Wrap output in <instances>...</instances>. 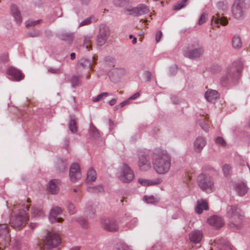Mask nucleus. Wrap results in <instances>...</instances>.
Instances as JSON below:
<instances>
[{
	"instance_id": "1",
	"label": "nucleus",
	"mask_w": 250,
	"mask_h": 250,
	"mask_svg": "<svg viewBox=\"0 0 250 250\" xmlns=\"http://www.w3.org/2000/svg\"><path fill=\"white\" fill-rule=\"evenodd\" d=\"M5 205L7 208V215L9 218V223L11 226L16 229H21L24 227L28 220V216L26 211L28 210L29 206L28 205H21L17 203L13 205V208L19 211L14 216L12 215L13 210L10 208L8 206L7 201H5Z\"/></svg>"
},
{
	"instance_id": "2",
	"label": "nucleus",
	"mask_w": 250,
	"mask_h": 250,
	"mask_svg": "<svg viewBox=\"0 0 250 250\" xmlns=\"http://www.w3.org/2000/svg\"><path fill=\"white\" fill-rule=\"evenodd\" d=\"M151 157L154 168L158 173L164 174L169 171L171 166V159L167 151L155 149Z\"/></svg>"
},
{
	"instance_id": "3",
	"label": "nucleus",
	"mask_w": 250,
	"mask_h": 250,
	"mask_svg": "<svg viewBox=\"0 0 250 250\" xmlns=\"http://www.w3.org/2000/svg\"><path fill=\"white\" fill-rule=\"evenodd\" d=\"M243 64L240 61L233 62L227 68L226 73L221 78L220 82L224 86L236 83L240 77Z\"/></svg>"
},
{
	"instance_id": "4",
	"label": "nucleus",
	"mask_w": 250,
	"mask_h": 250,
	"mask_svg": "<svg viewBox=\"0 0 250 250\" xmlns=\"http://www.w3.org/2000/svg\"><path fill=\"white\" fill-rule=\"evenodd\" d=\"M204 53V48L198 42L189 44L183 50L184 56L192 60L200 58Z\"/></svg>"
},
{
	"instance_id": "5",
	"label": "nucleus",
	"mask_w": 250,
	"mask_h": 250,
	"mask_svg": "<svg viewBox=\"0 0 250 250\" xmlns=\"http://www.w3.org/2000/svg\"><path fill=\"white\" fill-rule=\"evenodd\" d=\"M197 183L199 188L203 191L210 192L213 188V182L212 178L205 174H200L197 178Z\"/></svg>"
},
{
	"instance_id": "6",
	"label": "nucleus",
	"mask_w": 250,
	"mask_h": 250,
	"mask_svg": "<svg viewBox=\"0 0 250 250\" xmlns=\"http://www.w3.org/2000/svg\"><path fill=\"white\" fill-rule=\"evenodd\" d=\"M61 243L60 238L57 234L53 232L47 233L45 239L42 243L44 250H50L57 247Z\"/></svg>"
},
{
	"instance_id": "7",
	"label": "nucleus",
	"mask_w": 250,
	"mask_h": 250,
	"mask_svg": "<svg viewBox=\"0 0 250 250\" xmlns=\"http://www.w3.org/2000/svg\"><path fill=\"white\" fill-rule=\"evenodd\" d=\"M246 0H235L231 8L233 17L237 20L243 18L246 8Z\"/></svg>"
},
{
	"instance_id": "8",
	"label": "nucleus",
	"mask_w": 250,
	"mask_h": 250,
	"mask_svg": "<svg viewBox=\"0 0 250 250\" xmlns=\"http://www.w3.org/2000/svg\"><path fill=\"white\" fill-rule=\"evenodd\" d=\"M134 174L131 168L126 164H124L121 168L119 179L123 183H128L134 178Z\"/></svg>"
},
{
	"instance_id": "9",
	"label": "nucleus",
	"mask_w": 250,
	"mask_h": 250,
	"mask_svg": "<svg viewBox=\"0 0 250 250\" xmlns=\"http://www.w3.org/2000/svg\"><path fill=\"white\" fill-rule=\"evenodd\" d=\"M110 35V31L108 26L102 24L99 27V33L97 37V43L99 46H102L105 44Z\"/></svg>"
},
{
	"instance_id": "10",
	"label": "nucleus",
	"mask_w": 250,
	"mask_h": 250,
	"mask_svg": "<svg viewBox=\"0 0 250 250\" xmlns=\"http://www.w3.org/2000/svg\"><path fill=\"white\" fill-rule=\"evenodd\" d=\"M238 208L236 207L232 206H229L227 208V215L229 218L236 217L238 219L237 221L238 223H235L234 222H230L229 224V226L230 227H234L236 228L240 227V224H239L242 220V216L239 214Z\"/></svg>"
},
{
	"instance_id": "11",
	"label": "nucleus",
	"mask_w": 250,
	"mask_h": 250,
	"mask_svg": "<svg viewBox=\"0 0 250 250\" xmlns=\"http://www.w3.org/2000/svg\"><path fill=\"white\" fill-rule=\"evenodd\" d=\"M101 223L104 229L108 231L116 232L119 230V224L114 219L102 218Z\"/></svg>"
},
{
	"instance_id": "12",
	"label": "nucleus",
	"mask_w": 250,
	"mask_h": 250,
	"mask_svg": "<svg viewBox=\"0 0 250 250\" xmlns=\"http://www.w3.org/2000/svg\"><path fill=\"white\" fill-rule=\"evenodd\" d=\"M211 245L216 246L219 250H234L228 240L223 238L215 239Z\"/></svg>"
},
{
	"instance_id": "13",
	"label": "nucleus",
	"mask_w": 250,
	"mask_h": 250,
	"mask_svg": "<svg viewBox=\"0 0 250 250\" xmlns=\"http://www.w3.org/2000/svg\"><path fill=\"white\" fill-rule=\"evenodd\" d=\"M62 210L59 207L53 208L50 213L49 219L51 223L62 222L63 219L61 217Z\"/></svg>"
},
{
	"instance_id": "14",
	"label": "nucleus",
	"mask_w": 250,
	"mask_h": 250,
	"mask_svg": "<svg viewBox=\"0 0 250 250\" xmlns=\"http://www.w3.org/2000/svg\"><path fill=\"white\" fill-rule=\"evenodd\" d=\"M6 74L10 76L13 80L16 81H20L24 78V75L21 71L12 66H10L7 68Z\"/></svg>"
},
{
	"instance_id": "15",
	"label": "nucleus",
	"mask_w": 250,
	"mask_h": 250,
	"mask_svg": "<svg viewBox=\"0 0 250 250\" xmlns=\"http://www.w3.org/2000/svg\"><path fill=\"white\" fill-rule=\"evenodd\" d=\"M81 177L80 168L77 163L71 165L69 170L70 179L72 182H75Z\"/></svg>"
},
{
	"instance_id": "16",
	"label": "nucleus",
	"mask_w": 250,
	"mask_h": 250,
	"mask_svg": "<svg viewBox=\"0 0 250 250\" xmlns=\"http://www.w3.org/2000/svg\"><path fill=\"white\" fill-rule=\"evenodd\" d=\"M1 239H3L4 247L8 246L10 242V236L9 234V227L8 224H1Z\"/></svg>"
},
{
	"instance_id": "17",
	"label": "nucleus",
	"mask_w": 250,
	"mask_h": 250,
	"mask_svg": "<svg viewBox=\"0 0 250 250\" xmlns=\"http://www.w3.org/2000/svg\"><path fill=\"white\" fill-rule=\"evenodd\" d=\"M228 23L226 17H221L219 14L212 16L211 19V25L212 27H219L220 25H226Z\"/></svg>"
},
{
	"instance_id": "18",
	"label": "nucleus",
	"mask_w": 250,
	"mask_h": 250,
	"mask_svg": "<svg viewBox=\"0 0 250 250\" xmlns=\"http://www.w3.org/2000/svg\"><path fill=\"white\" fill-rule=\"evenodd\" d=\"M129 11L132 12L131 14L133 16H139L148 13L149 12V8L145 4H140Z\"/></svg>"
},
{
	"instance_id": "19",
	"label": "nucleus",
	"mask_w": 250,
	"mask_h": 250,
	"mask_svg": "<svg viewBox=\"0 0 250 250\" xmlns=\"http://www.w3.org/2000/svg\"><path fill=\"white\" fill-rule=\"evenodd\" d=\"M208 223L216 228H221L224 224L222 218L217 215H213L208 219Z\"/></svg>"
},
{
	"instance_id": "20",
	"label": "nucleus",
	"mask_w": 250,
	"mask_h": 250,
	"mask_svg": "<svg viewBox=\"0 0 250 250\" xmlns=\"http://www.w3.org/2000/svg\"><path fill=\"white\" fill-rule=\"evenodd\" d=\"M138 165L140 169L142 170H146L149 167V164L147 160L146 155L143 152H140L139 154Z\"/></svg>"
},
{
	"instance_id": "21",
	"label": "nucleus",
	"mask_w": 250,
	"mask_h": 250,
	"mask_svg": "<svg viewBox=\"0 0 250 250\" xmlns=\"http://www.w3.org/2000/svg\"><path fill=\"white\" fill-rule=\"evenodd\" d=\"M10 12L11 14L14 18L16 22L18 25H20L22 22V18L21 16V12L18 7L16 5L13 4L11 5L10 7Z\"/></svg>"
},
{
	"instance_id": "22",
	"label": "nucleus",
	"mask_w": 250,
	"mask_h": 250,
	"mask_svg": "<svg viewBox=\"0 0 250 250\" xmlns=\"http://www.w3.org/2000/svg\"><path fill=\"white\" fill-rule=\"evenodd\" d=\"M234 188L238 195L240 196H243L245 195L248 190V188L246 183L242 182L235 183L234 185Z\"/></svg>"
},
{
	"instance_id": "23",
	"label": "nucleus",
	"mask_w": 250,
	"mask_h": 250,
	"mask_svg": "<svg viewBox=\"0 0 250 250\" xmlns=\"http://www.w3.org/2000/svg\"><path fill=\"white\" fill-rule=\"evenodd\" d=\"M206 145L205 139L203 137L199 136L194 142V149L196 152H201Z\"/></svg>"
},
{
	"instance_id": "24",
	"label": "nucleus",
	"mask_w": 250,
	"mask_h": 250,
	"mask_svg": "<svg viewBox=\"0 0 250 250\" xmlns=\"http://www.w3.org/2000/svg\"><path fill=\"white\" fill-rule=\"evenodd\" d=\"M205 97L208 102L214 103L219 97V94L216 90L208 89L206 92Z\"/></svg>"
},
{
	"instance_id": "25",
	"label": "nucleus",
	"mask_w": 250,
	"mask_h": 250,
	"mask_svg": "<svg viewBox=\"0 0 250 250\" xmlns=\"http://www.w3.org/2000/svg\"><path fill=\"white\" fill-rule=\"evenodd\" d=\"M189 237L191 242L199 243L202 239L203 233L201 230H194L189 234Z\"/></svg>"
},
{
	"instance_id": "26",
	"label": "nucleus",
	"mask_w": 250,
	"mask_h": 250,
	"mask_svg": "<svg viewBox=\"0 0 250 250\" xmlns=\"http://www.w3.org/2000/svg\"><path fill=\"white\" fill-rule=\"evenodd\" d=\"M208 209V207L207 203L204 200H199L197 202V206L195 207V210L198 214H201L204 210Z\"/></svg>"
},
{
	"instance_id": "27",
	"label": "nucleus",
	"mask_w": 250,
	"mask_h": 250,
	"mask_svg": "<svg viewBox=\"0 0 250 250\" xmlns=\"http://www.w3.org/2000/svg\"><path fill=\"white\" fill-rule=\"evenodd\" d=\"M59 180L57 179H53L50 181L48 187V191L52 194H55L59 191L58 184Z\"/></svg>"
},
{
	"instance_id": "28",
	"label": "nucleus",
	"mask_w": 250,
	"mask_h": 250,
	"mask_svg": "<svg viewBox=\"0 0 250 250\" xmlns=\"http://www.w3.org/2000/svg\"><path fill=\"white\" fill-rule=\"evenodd\" d=\"M82 76L81 74L73 75L69 80L71 86L76 87L81 85Z\"/></svg>"
},
{
	"instance_id": "29",
	"label": "nucleus",
	"mask_w": 250,
	"mask_h": 250,
	"mask_svg": "<svg viewBox=\"0 0 250 250\" xmlns=\"http://www.w3.org/2000/svg\"><path fill=\"white\" fill-rule=\"evenodd\" d=\"M138 182L144 186L157 185L161 183L160 179H157L153 180H146L145 179H139Z\"/></svg>"
},
{
	"instance_id": "30",
	"label": "nucleus",
	"mask_w": 250,
	"mask_h": 250,
	"mask_svg": "<svg viewBox=\"0 0 250 250\" xmlns=\"http://www.w3.org/2000/svg\"><path fill=\"white\" fill-rule=\"evenodd\" d=\"M67 163L66 160L59 159L57 160L56 165V170L59 172H63L67 169Z\"/></svg>"
},
{
	"instance_id": "31",
	"label": "nucleus",
	"mask_w": 250,
	"mask_h": 250,
	"mask_svg": "<svg viewBox=\"0 0 250 250\" xmlns=\"http://www.w3.org/2000/svg\"><path fill=\"white\" fill-rule=\"evenodd\" d=\"M32 216L33 217H42L44 216V212L42 208L39 207H34L31 209Z\"/></svg>"
},
{
	"instance_id": "32",
	"label": "nucleus",
	"mask_w": 250,
	"mask_h": 250,
	"mask_svg": "<svg viewBox=\"0 0 250 250\" xmlns=\"http://www.w3.org/2000/svg\"><path fill=\"white\" fill-rule=\"evenodd\" d=\"M92 60L86 59H81L78 62V67H82L85 69L90 70V66L92 64Z\"/></svg>"
},
{
	"instance_id": "33",
	"label": "nucleus",
	"mask_w": 250,
	"mask_h": 250,
	"mask_svg": "<svg viewBox=\"0 0 250 250\" xmlns=\"http://www.w3.org/2000/svg\"><path fill=\"white\" fill-rule=\"evenodd\" d=\"M89 134V135L94 139H98L100 137L99 130L92 123L90 124Z\"/></svg>"
},
{
	"instance_id": "34",
	"label": "nucleus",
	"mask_w": 250,
	"mask_h": 250,
	"mask_svg": "<svg viewBox=\"0 0 250 250\" xmlns=\"http://www.w3.org/2000/svg\"><path fill=\"white\" fill-rule=\"evenodd\" d=\"M59 38L68 42H71L73 39V35L71 33L61 32L59 35Z\"/></svg>"
},
{
	"instance_id": "35",
	"label": "nucleus",
	"mask_w": 250,
	"mask_h": 250,
	"mask_svg": "<svg viewBox=\"0 0 250 250\" xmlns=\"http://www.w3.org/2000/svg\"><path fill=\"white\" fill-rule=\"evenodd\" d=\"M232 45L234 48L239 49L242 47V43L240 36L235 35L232 39Z\"/></svg>"
},
{
	"instance_id": "36",
	"label": "nucleus",
	"mask_w": 250,
	"mask_h": 250,
	"mask_svg": "<svg viewBox=\"0 0 250 250\" xmlns=\"http://www.w3.org/2000/svg\"><path fill=\"white\" fill-rule=\"evenodd\" d=\"M97 178V174L96 171L93 168H90L87 173V182H92L96 180Z\"/></svg>"
},
{
	"instance_id": "37",
	"label": "nucleus",
	"mask_w": 250,
	"mask_h": 250,
	"mask_svg": "<svg viewBox=\"0 0 250 250\" xmlns=\"http://www.w3.org/2000/svg\"><path fill=\"white\" fill-rule=\"evenodd\" d=\"M138 224V220L137 218H132L129 222H127L125 227V230H127L128 229H131L137 226Z\"/></svg>"
},
{
	"instance_id": "38",
	"label": "nucleus",
	"mask_w": 250,
	"mask_h": 250,
	"mask_svg": "<svg viewBox=\"0 0 250 250\" xmlns=\"http://www.w3.org/2000/svg\"><path fill=\"white\" fill-rule=\"evenodd\" d=\"M188 0H182L177 2L174 6L173 9L175 10H179L185 7L188 3Z\"/></svg>"
},
{
	"instance_id": "39",
	"label": "nucleus",
	"mask_w": 250,
	"mask_h": 250,
	"mask_svg": "<svg viewBox=\"0 0 250 250\" xmlns=\"http://www.w3.org/2000/svg\"><path fill=\"white\" fill-rule=\"evenodd\" d=\"M69 128L72 133L77 131V124L74 117H71L69 123Z\"/></svg>"
},
{
	"instance_id": "40",
	"label": "nucleus",
	"mask_w": 250,
	"mask_h": 250,
	"mask_svg": "<svg viewBox=\"0 0 250 250\" xmlns=\"http://www.w3.org/2000/svg\"><path fill=\"white\" fill-rule=\"evenodd\" d=\"M87 190L90 193H97L102 192L104 190V188L102 186L98 185L96 187H88Z\"/></svg>"
},
{
	"instance_id": "41",
	"label": "nucleus",
	"mask_w": 250,
	"mask_h": 250,
	"mask_svg": "<svg viewBox=\"0 0 250 250\" xmlns=\"http://www.w3.org/2000/svg\"><path fill=\"white\" fill-rule=\"evenodd\" d=\"M222 170L225 176L229 177L232 172L231 167L229 165L225 164L222 167Z\"/></svg>"
},
{
	"instance_id": "42",
	"label": "nucleus",
	"mask_w": 250,
	"mask_h": 250,
	"mask_svg": "<svg viewBox=\"0 0 250 250\" xmlns=\"http://www.w3.org/2000/svg\"><path fill=\"white\" fill-rule=\"evenodd\" d=\"M145 200L149 204H155L159 202V198L153 196H145Z\"/></svg>"
},
{
	"instance_id": "43",
	"label": "nucleus",
	"mask_w": 250,
	"mask_h": 250,
	"mask_svg": "<svg viewBox=\"0 0 250 250\" xmlns=\"http://www.w3.org/2000/svg\"><path fill=\"white\" fill-rule=\"evenodd\" d=\"M66 206L68 209V211L70 214H73L76 212V210L74 204L69 202H67L66 203Z\"/></svg>"
},
{
	"instance_id": "44",
	"label": "nucleus",
	"mask_w": 250,
	"mask_h": 250,
	"mask_svg": "<svg viewBox=\"0 0 250 250\" xmlns=\"http://www.w3.org/2000/svg\"><path fill=\"white\" fill-rule=\"evenodd\" d=\"M85 211L91 217L95 214V210L91 205H87L86 207Z\"/></svg>"
},
{
	"instance_id": "45",
	"label": "nucleus",
	"mask_w": 250,
	"mask_h": 250,
	"mask_svg": "<svg viewBox=\"0 0 250 250\" xmlns=\"http://www.w3.org/2000/svg\"><path fill=\"white\" fill-rule=\"evenodd\" d=\"M48 71L52 74H59L62 73V68H54V67H49L48 68Z\"/></svg>"
},
{
	"instance_id": "46",
	"label": "nucleus",
	"mask_w": 250,
	"mask_h": 250,
	"mask_svg": "<svg viewBox=\"0 0 250 250\" xmlns=\"http://www.w3.org/2000/svg\"><path fill=\"white\" fill-rule=\"evenodd\" d=\"M129 2V0H114V4L118 7H122Z\"/></svg>"
},
{
	"instance_id": "47",
	"label": "nucleus",
	"mask_w": 250,
	"mask_h": 250,
	"mask_svg": "<svg viewBox=\"0 0 250 250\" xmlns=\"http://www.w3.org/2000/svg\"><path fill=\"white\" fill-rule=\"evenodd\" d=\"M109 95V93L108 92H103L99 94L96 97L93 99V102H97L100 100H102L103 98L106 97Z\"/></svg>"
},
{
	"instance_id": "48",
	"label": "nucleus",
	"mask_w": 250,
	"mask_h": 250,
	"mask_svg": "<svg viewBox=\"0 0 250 250\" xmlns=\"http://www.w3.org/2000/svg\"><path fill=\"white\" fill-rule=\"evenodd\" d=\"M76 221L77 222H78L81 226L82 227H83V228H86L87 227V221L83 218V217H77L76 219Z\"/></svg>"
},
{
	"instance_id": "49",
	"label": "nucleus",
	"mask_w": 250,
	"mask_h": 250,
	"mask_svg": "<svg viewBox=\"0 0 250 250\" xmlns=\"http://www.w3.org/2000/svg\"><path fill=\"white\" fill-rule=\"evenodd\" d=\"M208 19V14L203 13L200 16L198 20V24L199 25L204 23Z\"/></svg>"
},
{
	"instance_id": "50",
	"label": "nucleus",
	"mask_w": 250,
	"mask_h": 250,
	"mask_svg": "<svg viewBox=\"0 0 250 250\" xmlns=\"http://www.w3.org/2000/svg\"><path fill=\"white\" fill-rule=\"evenodd\" d=\"M91 37L89 36H85L83 40V44L87 49L90 47L89 43L91 42Z\"/></svg>"
},
{
	"instance_id": "51",
	"label": "nucleus",
	"mask_w": 250,
	"mask_h": 250,
	"mask_svg": "<svg viewBox=\"0 0 250 250\" xmlns=\"http://www.w3.org/2000/svg\"><path fill=\"white\" fill-rule=\"evenodd\" d=\"M9 61V54L8 52H4L1 55V62L5 63Z\"/></svg>"
},
{
	"instance_id": "52",
	"label": "nucleus",
	"mask_w": 250,
	"mask_h": 250,
	"mask_svg": "<svg viewBox=\"0 0 250 250\" xmlns=\"http://www.w3.org/2000/svg\"><path fill=\"white\" fill-rule=\"evenodd\" d=\"M215 142L217 144H218L223 146H225V145H226V142H225V140L221 137H217L215 139Z\"/></svg>"
},
{
	"instance_id": "53",
	"label": "nucleus",
	"mask_w": 250,
	"mask_h": 250,
	"mask_svg": "<svg viewBox=\"0 0 250 250\" xmlns=\"http://www.w3.org/2000/svg\"><path fill=\"white\" fill-rule=\"evenodd\" d=\"M177 71V67L176 65H173L170 67L169 69V73L170 76H174L176 74Z\"/></svg>"
},
{
	"instance_id": "54",
	"label": "nucleus",
	"mask_w": 250,
	"mask_h": 250,
	"mask_svg": "<svg viewBox=\"0 0 250 250\" xmlns=\"http://www.w3.org/2000/svg\"><path fill=\"white\" fill-rule=\"evenodd\" d=\"M116 250H131L125 244L118 245Z\"/></svg>"
},
{
	"instance_id": "55",
	"label": "nucleus",
	"mask_w": 250,
	"mask_h": 250,
	"mask_svg": "<svg viewBox=\"0 0 250 250\" xmlns=\"http://www.w3.org/2000/svg\"><path fill=\"white\" fill-rule=\"evenodd\" d=\"M41 20H37L35 21H28L26 23V26L27 27H32L34 26L37 24H38L40 23Z\"/></svg>"
},
{
	"instance_id": "56",
	"label": "nucleus",
	"mask_w": 250,
	"mask_h": 250,
	"mask_svg": "<svg viewBox=\"0 0 250 250\" xmlns=\"http://www.w3.org/2000/svg\"><path fill=\"white\" fill-rule=\"evenodd\" d=\"M144 76L145 78L146 81H150L151 79L152 74L150 71H146L144 72Z\"/></svg>"
},
{
	"instance_id": "57",
	"label": "nucleus",
	"mask_w": 250,
	"mask_h": 250,
	"mask_svg": "<svg viewBox=\"0 0 250 250\" xmlns=\"http://www.w3.org/2000/svg\"><path fill=\"white\" fill-rule=\"evenodd\" d=\"M162 32L161 31H158L156 32L155 34V40L157 42H158L162 37Z\"/></svg>"
},
{
	"instance_id": "58",
	"label": "nucleus",
	"mask_w": 250,
	"mask_h": 250,
	"mask_svg": "<svg viewBox=\"0 0 250 250\" xmlns=\"http://www.w3.org/2000/svg\"><path fill=\"white\" fill-rule=\"evenodd\" d=\"M91 19L90 18H87L82 21L80 23V26H82L85 25H88L91 23Z\"/></svg>"
},
{
	"instance_id": "59",
	"label": "nucleus",
	"mask_w": 250,
	"mask_h": 250,
	"mask_svg": "<svg viewBox=\"0 0 250 250\" xmlns=\"http://www.w3.org/2000/svg\"><path fill=\"white\" fill-rule=\"evenodd\" d=\"M41 32L39 31H34L33 32L29 33V36L31 37H37L40 35Z\"/></svg>"
},
{
	"instance_id": "60",
	"label": "nucleus",
	"mask_w": 250,
	"mask_h": 250,
	"mask_svg": "<svg viewBox=\"0 0 250 250\" xmlns=\"http://www.w3.org/2000/svg\"><path fill=\"white\" fill-rule=\"evenodd\" d=\"M105 61L106 62H108L109 64L113 65L114 61V59L110 57H106L105 58Z\"/></svg>"
},
{
	"instance_id": "61",
	"label": "nucleus",
	"mask_w": 250,
	"mask_h": 250,
	"mask_svg": "<svg viewBox=\"0 0 250 250\" xmlns=\"http://www.w3.org/2000/svg\"><path fill=\"white\" fill-rule=\"evenodd\" d=\"M140 93L139 92H137V93L134 94L131 96H130L129 97V98L128 99V100H135V99H137L138 98H139L140 97Z\"/></svg>"
},
{
	"instance_id": "62",
	"label": "nucleus",
	"mask_w": 250,
	"mask_h": 250,
	"mask_svg": "<svg viewBox=\"0 0 250 250\" xmlns=\"http://www.w3.org/2000/svg\"><path fill=\"white\" fill-rule=\"evenodd\" d=\"M200 125L201 127L205 131H208V125L206 123H205L204 122H201L200 123Z\"/></svg>"
},
{
	"instance_id": "63",
	"label": "nucleus",
	"mask_w": 250,
	"mask_h": 250,
	"mask_svg": "<svg viewBox=\"0 0 250 250\" xmlns=\"http://www.w3.org/2000/svg\"><path fill=\"white\" fill-rule=\"evenodd\" d=\"M38 226V224L36 223H31L29 225V227L33 230L35 228H37Z\"/></svg>"
},
{
	"instance_id": "64",
	"label": "nucleus",
	"mask_w": 250,
	"mask_h": 250,
	"mask_svg": "<svg viewBox=\"0 0 250 250\" xmlns=\"http://www.w3.org/2000/svg\"><path fill=\"white\" fill-rule=\"evenodd\" d=\"M116 102H117V99L113 98V99H111L110 101H109V104L110 105L113 106L116 104Z\"/></svg>"
}]
</instances>
